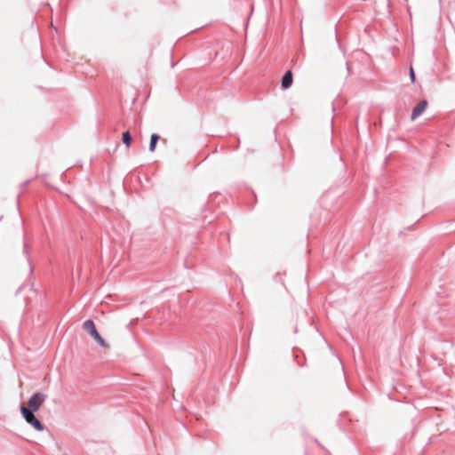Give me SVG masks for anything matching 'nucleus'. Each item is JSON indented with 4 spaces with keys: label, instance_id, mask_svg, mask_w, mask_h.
Masks as SVG:
<instances>
[{
    "label": "nucleus",
    "instance_id": "2",
    "mask_svg": "<svg viewBox=\"0 0 455 455\" xmlns=\"http://www.w3.org/2000/svg\"><path fill=\"white\" fill-rule=\"evenodd\" d=\"M83 328L94 339L95 341L102 347L108 348L109 345L105 341V339L100 336L98 332L93 321L86 320L83 323Z\"/></svg>",
    "mask_w": 455,
    "mask_h": 455
},
{
    "label": "nucleus",
    "instance_id": "1",
    "mask_svg": "<svg viewBox=\"0 0 455 455\" xmlns=\"http://www.w3.org/2000/svg\"><path fill=\"white\" fill-rule=\"evenodd\" d=\"M43 400H23L20 404V411L25 422L36 432L44 431V426L37 417Z\"/></svg>",
    "mask_w": 455,
    "mask_h": 455
},
{
    "label": "nucleus",
    "instance_id": "8",
    "mask_svg": "<svg viewBox=\"0 0 455 455\" xmlns=\"http://www.w3.org/2000/svg\"><path fill=\"white\" fill-rule=\"evenodd\" d=\"M410 78L412 83L415 81V74L412 67L410 68Z\"/></svg>",
    "mask_w": 455,
    "mask_h": 455
},
{
    "label": "nucleus",
    "instance_id": "5",
    "mask_svg": "<svg viewBox=\"0 0 455 455\" xmlns=\"http://www.w3.org/2000/svg\"><path fill=\"white\" fill-rule=\"evenodd\" d=\"M159 139H160V136L156 134V133H153L151 135V137H150V143H149V151L150 152H154L155 151L156 143L159 140Z\"/></svg>",
    "mask_w": 455,
    "mask_h": 455
},
{
    "label": "nucleus",
    "instance_id": "7",
    "mask_svg": "<svg viewBox=\"0 0 455 455\" xmlns=\"http://www.w3.org/2000/svg\"><path fill=\"white\" fill-rule=\"evenodd\" d=\"M30 398H35V399H37V398H45V396L41 394V393H35L33 394Z\"/></svg>",
    "mask_w": 455,
    "mask_h": 455
},
{
    "label": "nucleus",
    "instance_id": "3",
    "mask_svg": "<svg viewBox=\"0 0 455 455\" xmlns=\"http://www.w3.org/2000/svg\"><path fill=\"white\" fill-rule=\"evenodd\" d=\"M427 107V101L426 100L419 101V103L412 110L411 116V120L414 121L419 116H421L424 113V111L426 110Z\"/></svg>",
    "mask_w": 455,
    "mask_h": 455
},
{
    "label": "nucleus",
    "instance_id": "4",
    "mask_svg": "<svg viewBox=\"0 0 455 455\" xmlns=\"http://www.w3.org/2000/svg\"><path fill=\"white\" fill-rule=\"evenodd\" d=\"M292 73L291 71L288 70L285 72V74L283 75V78H282V82H281V85L283 87V89H288L291 86L292 84Z\"/></svg>",
    "mask_w": 455,
    "mask_h": 455
},
{
    "label": "nucleus",
    "instance_id": "6",
    "mask_svg": "<svg viewBox=\"0 0 455 455\" xmlns=\"http://www.w3.org/2000/svg\"><path fill=\"white\" fill-rule=\"evenodd\" d=\"M132 141V136L129 132H124L123 133V142L126 145V147H130Z\"/></svg>",
    "mask_w": 455,
    "mask_h": 455
}]
</instances>
